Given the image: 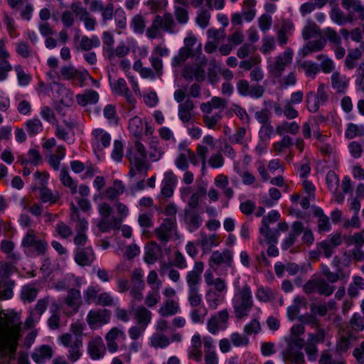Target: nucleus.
Returning a JSON list of instances; mask_svg holds the SVG:
<instances>
[{
	"mask_svg": "<svg viewBox=\"0 0 364 364\" xmlns=\"http://www.w3.org/2000/svg\"><path fill=\"white\" fill-rule=\"evenodd\" d=\"M26 131L30 136H34L43 131V124L38 118H33L25 122Z\"/></svg>",
	"mask_w": 364,
	"mask_h": 364,
	"instance_id": "nucleus-53",
	"label": "nucleus"
},
{
	"mask_svg": "<svg viewBox=\"0 0 364 364\" xmlns=\"http://www.w3.org/2000/svg\"><path fill=\"white\" fill-rule=\"evenodd\" d=\"M111 85L112 90L119 95L124 96L129 103L132 104L134 102L124 79L119 78Z\"/></svg>",
	"mask_w": 364,
	"mask_h": 364,
	"instance_id": "nucleus-34",
	"label": "nucleus"
},
{
	"mask_svg": "<svg viewBox=\"0 0 364 364\" xmlns=\"http://www.w3.org/2000/svg\"><path fill=\"white\" fill-rule=\"evenodd\" d=\"M302 304H306L304 298L296 296L294 299V304L287 309V316L291 321H294L299 315L300 306Z\"/></svg>",
	"mask_w": 364,
	"mask_h": 364,
	"instance_id": "nucleus-56",
	"label": "nucleus"
},
{
	"mask_svg": "<svg viewBox=\"0 0 364 364\" xmlns=\"http://www.w3.org/2000/svg\"><path fill=\"white\" fill-rule=\"evenodd\" d=\"M303 289L308 294L317 292L321 295L328 296L334 291L335 287L330 285L323 278L312 277L304 285Z\"/></svg>",
	"mask_w": 364,
	"mask_h": 364,
	"instance_id": "nucleus-8",
	"label": "nucleus"
},
{
	"mask_svg": "<svg viewBox=\"0 0 364 364\" xmlns=\"http://www.w3.org/2000/svg\"><path fill=\"white\" fill-rule=\"evenodd\" d=\"M179 149L180 153L175 159V165L178 169L181 171H186L189 166L188 158L186 153V146L181 144L179 146Z\"/></svg>",
	"mask_w": 364,
	"mask_h": 364,
	"instance_id": "nucleus-47",
	"label": "nucleus"
},
{
	"mask_svg": "<svg viewBox=\"0 0 364 364\" xmlns=\"http://www.w3.org/2000/svg\"><path fill=\"white\" fill-rule=\"evenodd\" d=\"M99 100V94L92 90H87L82 94L76 95V101L80 106L85 107L88 104H95Z\"/></svg>",
	"mask_w": 364,
	"mask_h": 364,
	"instance_id": "nucleus-35",
	"label": "nucleus"
},
{
	"mask_svg": "<svg viewBox=\"0 0 364 364\" xmlns=\"http://www.w3.org/2000/svg\"><path fill=\"white\" fill-rule=\"evenodd\" d=\"M299 130V125L296 122H289L283 121L276 127V132L279 136L284 135L285 133L296 134Z\"/></svg>",
	"mask_w": 364,
	"mask_h": 364,
	"instance_id": "nucleus-39",
	"label": "nucleus"
},
{
	"mask_svg": "<svg viewBox=\"0 0 364 364\" xmlns=\"http://www.w3.org/2000/svg\"><path fill=\"white\" fill-rule=\"evenodd\" d=\"M326 44V41L322 38L309 41L303 48V55L306 56L311 53L321 51L323 49Z\"/></svg>",
	"mask_w": 364,
	"mask_h": 364,
	"instance_id": "nucleus-43",
	"label": "nucleus"
},
{
	"mask_svg": "<svg viewBox=\"0 0 364 364\" xmlns=\"http://www.w3.org/2000/svg\"><path fill=\"white\" fill-rule=\"evenodd\" d=\"M124 191V186L119 180H115L113 182V185L110 187H108L105 191V194L106 198L110 200H112L117 198L119 195H122Z\"/></svg>",
	"mask_w": 364,
	"mask_h": 364,
	"instance_id": "nucleus-42",
	"label": "nucleus"
},
{
	"mask_svg": "<svg viewBox=\"0 0 364 364\" xmlns=\"http://www.w3.org/2000/svg\"><path fill=\"white\" fill-rule=\"evenodd\" d=\"M233 262V253L228 249L222 251L213 252L208 259V266L214 272H217L220 267H230Z\"/></svg>",
	"mask_w": 364,
	"mask_h": 364,
	"instance_id": "nucleus-7",
	"label": "nucleus"
},
{
	"mask_svg": "<svg viewBox=\"0 0 364 364\" xmlns=\"http://www.w3.org/2000/svg\"><path fill=\"white\" fill-rule=\"evenodd\" d=\"M95 259V253L92 247L80 249L75 256V262L80 266H89Z\"/></svg>",
	"mask_w": 364,
	"mask_h": 364,
	"instance_id": "nucleus-30",
	"label": "nucleus"
},
{
	"mask_svg": "<svg viewBox=\"0 0 364 364\" xmlns=\"http://www.w3.org/2000/svg\"><path fill=\"white\" fill-rule=\"evenodd\" d=\"M202 340L199 334H194L191 340V346L188 350V358L198 363L200 362L203 357L201 350Z\"/></svg>",
	"mask_w": 364,
	"mask_h": 364,
	"instance_id": "nucleus-23",
	"label": "nucleus"
},
{
	"mask_svg": "<svg viewBox=\"0 0 364 364\" xmlns=\"http://www.w3.org/2000/svg\"><path fill=\"white\" fill-rule=\"evenodd\" d=\"M127 157L129 161V177L133 178L139 173H146L150 165L146 161L147 153L144 145L136 140L132 147L129 149Z\"/></svg>",
	"mask_w": 364,
	"mask_h": 364,
	"instance_id": "nucleus-3",
	"label": "nucleus"
},
{
	"mask_svg": "<svg viewBox=\"0 0 364 364\" xmlns=\"http://www.w3.org/2000/svg\"><path fill=\"white\" fill-rule=\"evenodd\" d=\"M100 46V41L97 36H92L91 38L83 36L80 40L77 49L82 51H90L93 48H98Z\"/></svg>",
	"mask_w": 364,
	"mask_h": 364,
	"instance_id": "nucleus-36",
	"label": "nucleus"
},
{
	"mask_svg": "<svg viewBox=\"0 0 364 364\" xmlns=\"http://www.w3.org/2000/svg\"><path fill=\"white\" fill-rule=\"evenodd\" d=\"M190 311V318L193 323H203L205 316L208 314V309L205 306L200 305L198 307H193Z\"/></svg>",
	"mask_w": 364,
	"mask_h": 364,
	"instance_id": "nucleus-50",
	"label": "nucleus"
},
{
	"mask_svg": "<svg viewBox=\"0 0 364 364\" xmlns=\"http://www.w3.org/2000/svg\"><path fill=\"white\" fill-rule=\"evenodd\" d=\"M294 53L287 48L283 53L267 62V69L269 76L274 79L281 78L286 68L292 63Z\"/></svg>",
	"mask_w": 364,
	"mask_h": 364,
	"instance_id": "nucleus-4",
	"label": "nucleus"
},
{
	"mask_svg": "<svg viewBox=\"0 0 364 364\" xmlns=\"http://www.w3.org/2000/svg\"><path fill=\"white\" fill-rule=\"evenodd\" d=\"M132 310L136 323L147 327L152 318L151 311L144 306H139L136 309L132 307Z\"/></svg>",
	"mask_w": 364,
	"mask_h": 364,
	"instance_id": "nucleus-28",
	"label": "nucleus"
},
{
	"mask_svg": "<svg viewBox=\"0 0 364 364\" xmlns=\"http://www.w3.org/2000/svg\"><path fill=\"white\" fill-rule=\"evenodd\" d=\"M360 290H364V279L360 276H354L348 287V294L350 298H354L358 296Z\"/></svg>",
	"mask_w": 364,
	"mask_h": 364,
	"instance_id": "nucleus-37",
	"label": "nucleus"
},
{
	"mask_svg": "<svg viewBox=\"0 0 364 364\" xmlns=\"http://www.w3.org/2000/svg\"><path fill=\"white\" fill-rule=\"evenodd\" d=\"M184 220L191 232H193L198 229L203 223L202 217L195 210L186 209Z\"/></svg>",
	"mask_w": 364,
	"mask_h": 364,
	"instance_id": "nucleus-32",
	"label": "nucleus"
},
{
	"mask_svg": "<svg viewBox=\"0 0 364 364\" xmlns=\"http://www.w3.org/2000/svg\"><path fill=\"white\" fill-rule=\"evenodd\" d=\"M153 21L160 29L168 33L176 32V23L171 13H165L163 15H156Z\"/></svg>",
	"mask_w": 364,
	"mask_h": 364,
	"instance_id": "nucleus-20",
	"label": "nucleus"
},
{
	"mask_svg": "<svg viewBox=\"0 0 364 364\" xmlns=\"http://www.w3.org/2000/svg\"><path fill=\"white\" fill-rule=\"evenodd\" d=\"M291 232L282 244V249L285 250H288L295 243L296 238L304 230V225L300 221H296L291 225Z\"/></svg>",
	"mask_w": 364,
	"mask_h": 364,
	"instance_id": "nucleus-27",
	"label": "nucleus"
},
{
	"mask_svg": "<svg viewBox=\"0 0 364 364\" xmlns=\"http://www.w3.org/2000/svg\"><path fill=\"white\" fill-rule=\"evenodd\" d=\"M38 290L32 285L23 286L21 291V299L23 302H33L37 297Z\"/></svg>",
	"mask_w": 364,
	"mask_h": 364,
	"instance_id": "nucleus-51",
	"label": "nucleus"
},
{
	"mask_svg": "<svg viewBox=\"0 0 364 364\" xmlns=\"http://www.w3.org/2000/svg\"><path fill=\"white\" fill-rule=\"evenodd\" d=\"M99 214L101 217L97 223L98 229L102 232H109L111 230H118L120 228V219H116L115 217L109 218L112 208L107 203H102L98 205Z\"/></svg>",
	"mask_w": 364,
	"mask_h": 364,
	"instance_id": "nucleus-5",
	"label": "nucleus"
},
{
	"mask_svg": "<svg viewBox=\"0 0 364 364\" xmlns=\"http://www.w3.org/2000/svg\"><path fill=\"white\" fill-rule=\"evenodd\" d=\"M181 311L180 304L174 299H166L159 309V314L163 317H168Z\"/></svg>",
	"mask_w": 364,
	"mask_h": 364,
	"instance_id": "nucleus-29",
	"label": "nucleus"
},
{
	"mask_svg": "<svg viewBox=\"0 0 364 364\" xmlns=\"http://www.w3.org/2000/svg\"><path fill=\"white\" fill-rule=\"evenodd\" d=\"M341 234L336 232L326 239L316 243V247L326 258L332 257L336 248L342 244Z\"/></svg>",
	"mask_w": 364,
	"mask_h": 364,
	"instance_id": "nucleus-12",
	"label": "nucleus"
},
{
	"mask_svg": "<svg viewBox=\"0 0 364 364\" xmlns=\"http://www.w3.org/2000/svg\"><path fill=\"white\" fill-rule=\"evenodd\" d=\"M150 343L151 346L154 348H164L169 345L170 341L166 335L156 333L151 337Z\"/></svg>",
	"mask_w": 364,
	"mask_h": 364,
	"instance_id": "nucleus-58",
	"label": "nucleus"
},
{
	"mask_svg": "<svg viewBox=\"0 0 364 364\" xmlns=\"http://www.w3.org/2000/svg\"><path fill=\"white\" fill-rule=\"evenodd\" d=\"M59 340L61 344L68 348V359L73 363L76 362L82 355V338H73L70 333H67L60 336Z\"/></svg>",
	"mask_w": 364,
	"mask_h": 364,
	"instance_id": "nucleus-6",
	"label": "nucleus"
},
{
	"mask_svg": "<svg viewBox=\"0 0 364 364\" xmlns=\"http://www.w3.org/2000/svg\"><path fill=\"white\" fill-rule=\"evenodd\" d=\"M176 232V218H167L163 220L159 227L155 228L154 235L162 243H166L173 237Z\"/></svg>",
	"mask_w": 364,
	"mask_h": 364,
	"instance_id": "nucleus-9",
	"label": "nucleus"
},
{
	"mask_svg": "<svg viewBox=\"0 0 364 364\" xmlns=\"http://www.w3.org/2000/svg\"><path fill=\"white\" fill-rule=\"evenodd\" d=\"M364 136V126L357 125L353 123H349L345 132V136L348 139H354L357 136Z\"/></svg>",
	"mask_w": 364,
	"mask_h": 364,
	"instance_id": "nucleus-57",
	"label": "nucleus"
},
{
	"mask_svg": "<svg viewBox=\"0 0 364 364\" xmlns=\"http://www.w3.org/2000/svg\"><path fill=\"white\" fill-rule=\"evenodd\" d=\"M149 149L148 156L151 161H157L161 158L164 151L156 138L151 139Z\"/></svg>",
	"mask_w": 364,
	"mask_h": 364,
	"instance_id": "nucleus-38",
	"label": "nucleus"
},
{
	"mask_svg": "<svg viewBox=\"0 0 364 364\" xmlns=\"http://www.w3.org/2000/svg\"><path fill=\"white\" fill-rule=\"evenodd\" d=\"M299 68L302 69L306 77L314 79L315 76L319 71V67L316 63L305 60L299 65Z\"/></svg>",
	"mask_w": 364,
	"mask_h": 364,
	"instance_id": "nucleus-55",
	"label": "nucleus"
},
{
	"mask_svg": "<svg viewBox=\"0 0 364 364\" xmlns=\"http://www.w3.org/2000/svg\"><path fill=\"white\" fill-rule=\"evenodd\" d=\"M276 43L273 36H264L262 41L259 50L264 55L270 53L275 49Z\"/></svg>",
	"mask_w": 364,
	"mask_h": 364,
	"instance_id": "nucleus-62",
	"label": "nucleus"
},
{
	"mask_svg": "<svg viewBox=\"0 0 364 364\" xmlns=\"http://www.w3.org/2000/svg\"><path fill=\"white\" fill-rule=\"evenodd\" d=\"M53 355L50 346L43 345L36 348L31 355V358L38 364H43L46 360H50Z\"/></svg>",
	"mask_w": 364,
	"mask_h": 364,
	"instance_id": "nucleus-31",
	"label": "nucleus"
},
{
	"mask_svg": "<svg viewBox=\"0 0 364 364\" xmlns=\"http://www.w3.org/2000/svg\"><path fill=\"white\" fill-rule=\"evenodd\" d=\"M316 59L320 61V68L323 73H331L335 72L336 65L333 60L328 55L320 54L316 56Z\"/></svg>",
	"mask_w": 364,
	"mask_h": 364,
	"instance_id": "nucleus-48",
	"label": "nucleus"
},
{
	"mask_svg": "<svg viewBox=\"0 0 364 364\" xmlns=\"http://www.w3.org/2000/svg\"><path fill=\"white\" fill-rule=\"evenodd\" d=\"M86 321L90 328L98 329L110 321V312L107 309L91 310Z\"/></svg>",
	"mask_w": 364,
	"mask_h": 364,
	"instance_id": "nucleus-14",
	"label": "nucleus"
},
{
	"mask_svg": "<svg viewBox=\"0 0 364 364\" xmlns=\"http://www.w3.org/2000/svg\"><path fill=\"white\" fill-rule=\"evenodd\" d=\"M59 177L62 184L69 188L72 194L76 193L77 183L73 180L66 170L62 169Z\"/></svg>",
	"mask_w": 364,
	"mask_h": 364,
	"instance_id": "nucleus-60",
	"label": "nucleus"
},
{
	"mask_svg": "<svg viewBox=\"0 0 364 364\" xmlns=\"http://www.w3.org/2000/svg\"><path fill=\"white\" fill-rule=\"evenodd\" d=\"M21 322L16 313L0 311V341L7 343L11 355L16 350L18 341L21 336Z\"/></svg>",
	"mask_w": 364,
	"mask_h": 364,
	"instance_id": "nucleus-1",
	"label": "nucleus"
},
{
	"mask_svg": "<svg viewBox=\"0 0 364 364\" xmlns=\"http://www.w3.org/2000/svg\"><path fill=\"white\" fill-rule=\"evenodd\" d=\"M106 348L102 338L99 336L92 337L87 343V353L92 360H97L104 358Z\"/></svg>",
	"mask_w": 364,
	"mask_h": 364,
	"instance_id": "nucleus-18",
	"label": "nucleus"
},
{
	"mask_svg": "<svg viewBox=\"0 0 364 364\" xmlns=\"http://www.w3.org/2000/svg\"><path fill=\"white\" fill-rule=\"evenodd\" d=\"M129 129L135 137L140 138L144 132V123L142 119L137 116L130 119L129 122Z\"/></svg>",
	"mask_w": 364,
	"mask_h": 364,
	"instance_id": "nucleus-45",
	"label": "nucleus"
},
{
	"mask_svg": "<svg viewBox=\"0 0 364 364\" xmlns=\"http://www.w3.org/2000/svg\"><path fill=\"white\" fill-rule=\"evenodd\" d=\"M314 215L318 217V231L319 232H328L331 230V223L329 218L326 216L321 208H317L314 211Z\"/></svg>",
	"mask_w": 364,
	"mask_h": 364,
	"instance_id": "nucleus-46",
	"label": "nucleus"
},
{
	"mask_svg": "<svg viewBox=\"0 0 364 364\" xmlns=\"http://www.w3.org/2000/svg\"><path fill=\"white\" fill-rule=\"evenodd\" d=\"M81 303L80 291L75 289H70L65 299L64 313L68 316L75 314L78 311Z\"/></svg>",
	"mask_w": 364,
	"mask_h": 364,
	"instance_id": "nucleus-17",
	"label": "nucleus"
},
{
	"mask_svg": "<svg viewBox=\"0 0 364 364\" xmlns=\"http://www.w3.org/2000/svg\"><path fill=\"white\" fill-rule=\"evenodd\" d=\"M220 242L221 239L218 235L215 233L207 234L204 231L200 232L199 238L197 241L203 254L210 253L212 248L218 246Z\"/></svg>",
	"mask_w": 364,
	"mask_h": 364,
	"instance_id": "nucleus-19",
	"label": "nucleus"
},
{
	"mask_svg": "<svg viewBox=\"0 0 364 364\" xmlns=\"http://www.w3.org/2000/svg\"><path fill=\"white\" fill-rule=\"evenodd\" d=\"M188 301L191 307H198L203 304L200 287H188Z\"/></svg>",
	"mask_w": 364,
	"mask_h": 364,
	"instance_id": "nucleus-40",
	"label": "nucleus"
},
{
	"mask_svg": "<svg viewBox=\"0 0 364 364\" xmlns=\"http://www.w3.org/2000/svg\"><path fill=\"white\" fill-rule=\"evenodd\" d=\"M230 314L227 309L218 311L213 315L207 321V329L213 335L218 333L220 331L225 330L228 327Z\"/></svg>",
	"mask_w": 364,
	"mask_h": 364,
	"instance_id": "nucleus-11",
	"label": "nucleus"
},
{
	"mask_svg": "<svg viewBox=\"0 0 364 364\" xmlns=\"http://www.w3.org/2000/svg\"><path fill=\"white\" fill-rule=\"evenodd\" d=\"M331 87L338 94H344L348 87L349 80L338 71L333 72L331 75Z\"/></svg>",
	"mask_w": 364,
	"mask_h": 364,
	"instance_id": "nucleus-25",
	"label": "nucleus"
},
{
	"mask_svg": "<svg viewBox=\"0 0 364 364\" xmlns=\"http://www.w3.org/2000/svg\"><path fill=\"white\" fill-rule=\"evenodd\" d=\"M91 144L95 153L107 148L111 141V135L101 128L95 129L91 133Z\"/></svg>",
	"mask_w": 364,
	"mask_h": 364,
	"instance_id": "nucleus-15",
	"label": "nucleus"
},
{
	"mask_svg": "<svg viewBox=\"0 0 364 364\" xmlns=\"http://www.w3.org/2000/svg\"><path fill=\"white\" fill-rule=\"evenodd\" d=\"M130 26L135 33H144L146 28L145 18L141 14L134 15L131 19Z\"/></svg>",
	"mask_w": 364,
	"mask_h": 364,
	"instance_id": "nucleus-52",
	"label": "nucleus"
},
{
	"mask_svg": "<svg viewBox=\"0 0 364 364\" xmlns=\"http://www.w3.org/2000/svg\"><path fill=\"white\" fill-rule=\"evenodd\" d=\"M205 194L206 190L203 187L198 188L196 192L192 193L188 202V205L191 208L190 210H194L198 208L200 199L205 196Z\"/></svg>",
	"mask_w": 364,
	"mask_h": 364,
	"instance_id": "nucleus-61",
	"label": "nucleus"
},
{
	"mask_svg": "<svg viewBox=\"0 0 364 364\" xmlns=\"http://www.w3.org/2000/svg\"><path fill=\"white\" fill-rule=\"evenodd\" d=\"M105 338L108 351L114 353L119 350V343L126 339V335L122 328L113 327L106 333Z\"/></svg>",
	"mask_w": 364,
	"mask_h": 364,
	"instance_id": "nucleus-16",
	"label": "nucleus"
},
{
	"mask_svg": "<svg viewBox=\"0 0 364 364\" xmlns=\"http://www.w3.org/2000/svg\"><path fill=\"white\" fill-rule=\"evenodd\" d=\"M321 273L327 281L331 283H336L346 277L345 274L341 268H338L336 272H333L326 265H322Z\"/></svg>",
	"mask_w": 364,
	"mask_h": 364,
	"instance_id": "nucleus-41",
	"label": "nucleus"
},
{
	"mask_svg": "<svg viewBox=\"0 0 364 364\" xmlns=\"http://www.w3.org/2000/svg\"><path fill=\"white\" fill-rule=\"evenodd\" d=\"M361 58V52L358 48L350 50L346 58L344 64L348 70H352L357 65V61Z\"/></svg>",
	"mask_w": 364,
	"mask_h": 364,
	"instance_id": "nucleus-54",
	"label": "nucleus"
},
{
	"mask_svg": "<svg viewBox=\"0 0 364 364\" xmlns=\"http://www.w3.org/2000/svg\"><path fill=\"white\" fill-rule=\"evenodd\" d=\"M233 313L237 320L246 318L254 306L251 288L245 284L238 287L232 300Z\"/></svg>",
	"mask_w": 364,
	"mask_h": 364,
	"instance_id": "nucleus-2",
	"label": "nucleus"
},
{
	"mask_svg": "<svg viewBox=\"0 0 364 364\" xmlns=\"http://www.w3.org/2000/svg\"><path fill=\"white\" fill-rule=\"evenodd\" d=\"M194 109L193 102L187 99L178 105V117L183 123L189 122L192 119V111Z\"/></svg>",
	"mask_w": 364,
	"mask_h": 364,
	"instance_id": "nucleus-33",
	"label": "nucleus"
},
{
	"mask_svg": "<svg viewBox=\"0 0 364 364\" xmlns=\"http://www.w3.org/2000/svg\"><path fill=\"white\" fill-rule=\"evenodd\" d=\"M204 267V263L202 261H197L194 263L193 269L188 271L186 275L188 287H199Z\"/></svg>",
	"mask_w": 364,
	"mask_h": 364,
	"instance_id": "nucleus-21",
	"label": "nucleus"
},
{
	"mask_svg": "<svg viewBox=\"0 0 364 364\" xmlns=\"http://www.w3.org/2000/svg\"><path fill=\"white\" fill-rule=\"evenodd\" d=\"M355 86L361 91H364V62L360 63L355 70Z\"/></svg>",
	"mask_w": 364,
	"mask_h": 364,
	"instance_id": "nucleus-64",
	"label": "nucleus"
},
{
	"mask_svg": "<svg viewBox=\"0 0 364 364\" xmlns=\"http://www.w3.org/2000/svg\"><path fill=\"white\" fill-rule=\"evenodd\" d=\"M282 355L283 360L287 364H304L305 363L304 353L295 348L287 346Z\"/></svg>",
	"mask_w": 364,
	"mask_h": 364,
	"instance_id": "nucleus-22",
	"label": "nucleus"
},
{
	"mask_svg": "<svg viewBox=\"0 0 364 364\" xmlns=\"http://www.w3.org/2000/svg\"><path fill=\"white\" fill-rule=\"evenodd\" d=\"M238 93L243 97L250 96L258 99L263 96L264 87L259 84L250 85L246 80H240L236 85Z\"/></svg>",
	"mask_w": 364,
	"mask_h": 364,
	"instance_id": "nucleus-13",
	"label": "nucleus"
},
{
	"mask_svg": "<svg viewBox=\"0 0 364 364\" xmlns=\"http://www.w3.org/2000/svg\"><path fill=\"white\" fill-rule=\"evenodd\" d=\"M15 244L11 240H3L1 242V250L7 255V257L11 260L17 261L19 259V255L14 252Z\"/></svg>",
	"mask_w": 364,
	"mask_h": 364,
	"instance_id": "nucleus-49",
	"label": "nucleus"
},
{
	"mask_svg": "<svg viewBox=\"0 0 364 364\" xmlns=\"http://www.w3.org/2000/svg\"><path fill=\"white\" fill-rule=\"evenodd\" d=\"M177 183V177L173 171H168L165 173L162 181L161 194L166 198L172 196L175 186Z\"/></svg>",
	"mask_w": 364,
	"mask_h": 364,
	"instance_id": "nucleus-26",
	"label": "nucleus"
},
{
	"mask_svg": "<svg viewBox=\"0 0 364 364\" xmlns=\"http://www.w3.org/2000/svg\"><path fill=\"white\" fill-rule=\"evenodd\" d=\"M259 237L258 241L259 245L264 246V242L268 245L277 243L279 235L278 230H272L268 226L262 225L259 230Z\"/></svg>",
	"mask_w": 364,
	"mask_h": 364,
	"instance_id": "nucleus-24",
	"label": "nucleus"
},
{
	"mask_svg": "<svg viewBox=\"0 0 364 364\" xmlns=\"http://www.w3.org/2000/svg\"><path fill=\"white\" fill-rule=\"evenodd\" d=\"M39 199L43 203H50L54 204L59 200V195L57 192L53 193L47 187H41L39 188Z\"/></svg>",
	"mask_w": 364,
	"mask_h": 364,
	"instance_id": "nucleus-44",
	"label": "nucleus"
},
{
	"mask_svg": "<svg viewBox=\"0 0 364 364\" xmlns=\"http://www.w3.org/2000/svg\"><path fill=\"white\" fill-rule=\"evenodd\" d=\"M230 339L232 344L237 348L247 347L250 344V339L245 333L241 334L238 332H234L230 334Z\"/></svg>",
	"mask_w": 364,
	"mask_h": 364,
	"instance_id": "nucleus-59",
	"label": "nucleus"
},
{
	"mask_svg": "<svg viewBox=\"0 0 364 364\" xmlns=\"http://www.w3.org/2000/svg\"><path fill=\"white\" fill-rule=\"evenodd\" d=\"M60 75L63 80H70L73 84L80 87H82L84 82L90 77L87 71L80 70L73 65L61 67Z\"/></svg>",
	"mask_w": 364,
	"mask_h": 364,
	"instance_id": "nucleus-10",
	"label": "nucleus"
},
{
	"mask_svg": "<svg viewBox=\"0 0 364 364\" xmlns=\"http://www.w3.org/2000/svg\"><path fill=\"white\" fill-rule=\"evenodd\" d=\"M160 299L159 289H151L145 296L144 304L147 307L153 308L159 303Z\"/></svg>",
	"mask_w": 364,
	"mask_h": 364,
	"instance_id": "nucleus-63",
	"label": "nucleus"
}]
</instances>
